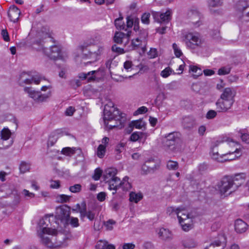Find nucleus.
<instances>
[{
    "label": "nucleus",
    "instance_id": "3c124183",
    "mask_svg": "<svg viewBox=\"0 0 249 249\" xmlns=\"http://www.w3.org/2000/svg\"><path fill=\"white\" fill-rule=\"evenodd\" d=\"M167 167L169 170H176L178 168V164L177 161L169 160L167 163Z\"/></svg>",
    "mask_w": 249,
    "mask_h": 249
},
{
    "label": "nucleus",
    "instance_id": "f8f14e48",
    "mask_svg": "<svg viewBox=\"0 0 249 249\" xmlns=\"http://www.w3.org/2000/svg\"><path fill=\"white\" fill-rule=\"evenodd\" d=\"M234 100L218 99L216 103V109L218 112H226L232 106Z\"/></svg>",
    "mask_w": 249,
    "mask_h": 249
},
{
    "label": "nucleus",
    "instance_id": "2eb2a0df",
    "mask_svg": "<svg viewBox=\"0 0 249 249\" xmlns=\"http://www.w3.org/2000/svg\"><path fill=\"white\" fill-rule=\"evenodd\" d=\"M24 89L25 91L29 93L31 98L38 102H42L46 101L49 97L47 95L41 94L40 91H36L34 90H32L31 88L28 87L25 88Z\"/></svg>",
    "mask_w": 249,
    "mask_h": 249
},
{
    "label": "nucleus",
    "instance_id": "a211bd4d",
    "mask_svg": "<svg viewBox=\"0 0 249 249\" xmlns=\"http://www.w3.org/2000/svg\"><path fill=\"white\" fill-rule=\"evenodd\" d=\"M182 124L184 128L190 130L196 124V119L192 116H185L182 118Z\"/></svg>",
    "mask_w": 249,
    "mask_h": 249
},
{
    "label": "nucleus",
    "instance_id": "4be33fe9",
    "mask_svg": "<svg viewBox=\"0 0 249 249\" xmlns=\"http://www.w3.org/2000/svg\"><path fill=\"white\" fill-rule=\"evenodd\" d=\"M15 188L13 187L4 185L0 187V199L4 198H9L12 194Z\"/></svg>",
    "mask_w": 249,
    "mask_h": 249
},
{
    "label": "nucleus",
    "instance_id": "4468645a",
    "mask_svg": "<svg viewBox=\"0 0 249 249\" xmlns=\"http://www.w3.org/2000/svg\"><path fill=\"white\" fill-rule=\"evenodd\" d=\"M153 16L155 20L158 22H168L171 19V11L167 10L165 13L154 12Z\"/></svg>",
    "mask_w": 249,
    "mask_h": 249
},
{
    "label": "nucleus",
    "instance_id": "5fc2aeb1",
    "mask_svg": "<svg viewBox=\"0 0 249 249\" xmlns=\"http://www.w3.org/2000/svg\"><path fill=\"white\" fill-rule=\"evenodd\" d=\"M231 70L230 67H223L218 71V74L219 75H226L230 73Z\"/></svg>",
    "mask_w": 249,
    "mask_h": 249
},
{
    "label": "nucleus",
    "instance_id": "58836bf2",
    "mask_svg": "<svg viewBox=\"0 0 249 249\" xmlns=\"http://www.w3.org/2000/svg\"><path fill=\"white\" fill-rule=\"evenodd\" d=\"M58 138V133L56 131L53 132L50 135L48 144V145L53 146L56 142Z\"/></svg>",
    "mask_w": 249,
    "mask_h": 249
},
{
    "label": "nucleus",
    "instance_id": "e433bc0d",
    "mask_svg": "<svg viewBox=\"0 0 249 249\" xmlns=\"http://www.w3.org/2000/svg\"><path fill=\"white\" fill-rule=\"evenodd\" d=\"M143 196L142 193H136L135 192H131L129 194V200L131 202L138 203L142 198Z\"/></svg>",
    "mask_w": 249,
    "mask_h": 249
},
{
    "label": "nucleus",
    "instance_id": "bb28decb",
    "mask_svg": "<svg viewBox=\"0 0 249 249\" xmlns=\"http://www.w3.org/2000/svg\"><path fill=\"white\" fill-rule=\"evenodd\" d=\"M120 179L119 178H113L112 179L107 180V182L108 183V189L110 190L115 191V192L112 193L113 195L116 194V191L120 188Z\"/></svg>",
    "mask_w": 249,
    "mask_h": 249
},
{
    "label": "nucleus",
    "instance_id": "7c9ffc66",
    "mask_svg": "<svg viewBox=\"0 0 249 249\" xmlns=\"http://www.w3.org/2000/svg\"><path fill=\"white\" fill-rule=\"evenodd\" d=\"M227 155L228 154H224L222 156H219L218 152L217 151H214V149H212L211 150V155L212 158L218 162H223L226 161H229L232 159H234L235 158L231 159H229L228 158L223 159V157H226Z\"/></svg>",
    "mask_w": 249,
    "mask_h": 249
},
{
    "label": "nucleus",
    "instance_id": "dca6fc26",
    "mask_svg": "<svg viewBox=\"0 0 249 249\" xmlns=\"http://www.w3.org/2000/svg\"><path fill=\"white\" fill-rule=\"evenodd\" d=\"M188 16L191 22L197 27L200 25V15L196 9H191L188 13Z\"/></svg>",
    "mask_w": 249,
    "mask_h": 249
},
{
    "label": "nucleus",
    "instance_id": "8fccbe9b",
    "mask_svg": "<svg viewBox=\"0 0 249 249\" xmlns=\"http://www.w3.org/2000/svg\"><path fill=\"white\" fill-rule=\"evenodd\" d=\"M125 144L124 143H121L117 145L115 148V151L117 152L116 158L118 160H120L121 156L119 154L121 153L123 150H124Z\"/></svg>",
    "mask_w": 249,
    "mask_h": 249
},
{
    "label": "nucleus",
    "instance_id": "9b49d317",
    "mask_svg": "<svg viewBox=\"0 0 249 249\" xmlns=\"http://www.w3.org/2000/svg\"><path fill=\"white\" fill-rule=\"evenodd\" d=\"M70 207L67 205H62L56 208L55 216L61 220L67 219L70 217Z\"/></svg>",
    "mask_w": 249,
    "mask_h": 249
},
{
    "label": "nucleus",
    "instance_id": "a878e982",
    "mask_svg": "<svg viewBox=\"0 0 249 249\" xmlns=\"http://www.w3.org/2000/svg\"><path fill=\"white\" fill-rule=\"evenodd\" d=\"M26 75V73L25 72H22L20 75L19 78V81L20 83H25L27 84H31L32 81H34V82L36 84H38L40 81L41 78L37 76H33L32 78H24L25 76Z\"/></svg>",
    "mask_w": 249,
    "mask_h": 249
},
{
    "label": "nucleus",
    "instance_id": "ea45409f",
    "mask_svg": "<svg viewBox=\"0 0 249 249\" xmlns=\"http://www.w3.org/2000/svg\"><path fill=\"white\" fill-rule=\"evenodd\" d=\"M223 3V0H208V5L210 8L221 6Z\"/></svg>",
    "mask_w": 249,
    "mask_h": 249
},
{
    "label": "nucleus",
    "instance_id": "4c0bfd02",
    "mask_svg": "<svg viewBox=\"0 0 249 249\" xmlns=\"http://www.w3.org/2000/svg\"><path fill=\"white\" fill-rule=\"evenodd\" d=\"M125 38V34L121 32H116L113 37V41L117 44H122L123 39Z\"/></svg>",
    "mask_w": 249,
    "mask_h": 249
},
{
    "label": "nucleus",
    "instance_id": "c756f323",
    "mask_svg": "<svg viewBox=\"0 0 249 249\" xmlns=\"http://www.w3.org/2000/svg\"><path fill=\"white\" fill-rule=\"evenodd\" d=\"M158 234L159 237L163 240H169L172 238V234L171 231L169 230L163 228L160 229Z\"/></svg>",
    "mask_w": 249,
    "mask_h": 249
},
{
    "label": "nucleus",
    "instance_id": "774afa93",
    "mask_svg": "<svg viewBox=\"0 0 249 249\" xmlns=\"http://www.w3.org/2000/svg\"><path fill=\"white\" fill-rule=\"evenodd\" d=\"M216 111L213 110H210L207 112L206 118L208 119H212L214 118L216 116Z\"/></svg>",
    "mask_w": 249,
    "mask_h": 249
},
{
    "label": "nucleus",
    "instance_id": "13d9d810",
    "mask_svg": "<svg viewBox=\"0 0 249 249\" xmlns=\"http://www.w3.org/2000/svg\"><path fill=\"white\" fill-rule=\"evenodd\" d=\"M107 244V241L100 240L97 243L95 248L96 249H105Z\"/></svg>",
    "mask_w": 249,
    "mask_h": 249
},
{
    "label": "nucleus",
    "instance_id": "72a5a7b5",
    "mask_svg": "<svg viewBox=\"0 0 249 249\" xmlns=\"http://www.w3.org/2000/svg\"><path fill=\"white\" fill-rule=\"evenodd\" d=\"M234 96L231 89L230 88H227L224 89L223 92L220 96V98L226 100H234Z\"/></svg>",
    "mask_w": 249,
    "mask_h": 249
},
{
    "label": "nucleus",
    "instance_id": "69168bd1",
    "mask_svg": "<svg viewBox=\"0 0 249 249\" xmlns=\"http://www.w3.org/2000/svg\"><path fill=\"white\" fill-rule=\"evenodd\" d=\"M60 186V182L59 180H51L50 187L53 189H58Z\"/></svg>",
    "mask_w": 249,
    "mask_h": 249
},
{
    "label": "nucleus",
    "instance_id": "ddd939ff",
    "mask_svg": "<svg viewBox=\"0 0 249 249\" xmlns=\"http://www.w3.org/2000/svg\"><path fill=\"white\" fill-rule=\"evenodd\" d=\"M10 200L6 202L5 206L10 207L12 208H16L20 202V194L17 190L15 189L13 192L9 197Z\"/></svg>",
    "mask_w": 249,
    "mask_h": 249
},
{
    "label": "nucleus",
    "instance_id": "20e7f679",
    "mask_svg": "<svg viewBox=\"0 0 249 249\" xmlns=\"http://www.w3.org/2000/svg\"><path fill=\"white\" fill-rule=\"evenodd\" d=\"M75 207L76 209H73L72 210L76 211L80 213V218L81 220L84 221L85 217H87L90 221H93L95 219V213L91 210L87 211L85 201H83L80 204H77Z\"/></svg>",
    "mask_w": 249,
    "mask_h": 249
},
{
    "label": "nucleus",
    "instance_id": "423d86ee",
    "mask_svg": "<svg viewBox=\"0 0 249 249\" xmlns=\"http://www.w3.org/2000/svg\"><path fill=\"white\" fill-rule=\"evenodd\" d=\"M237 11L242 13L239 17L242 22H249V0H239L235 5Z\"/></svg>",
    "mask_w": 249,
    "mask_h": 249
},
{
    "label": "nucleus",
    "instance_id": "9d476101",
    "mask_svg": "<svg viewBox=\"0 0 249 249\" xmlns=\"http://www.w3.org/2000/svg\"><path fill=\"white\" fill-rule=\"evenodd\" d=\"M41 45L44 52L50 59L56 60L62 58L61 49L59 46L53 45L51 46L50 49H47L42 45Z\"/></svg>",
    "mask_w": 249,
    "mask_h": 249
},
{
    "label": "nucleus",
    "instance_id": "393cba45",
    "mask_svg": "<svg viewBox=\"0 0 249 249\" xmlns=\"http://www.w3.org/2000/svg\"><path fill=\"white\" fill-rule=\"evenodd\" d=\"M245 179L246 175L245 173L237 174L233 177H232V180L234 182V185L235 186L236 190L245 182Z\"/></svg>",
    "mask_w": 249,
    "mask_h": 249
},
{
    "label": "nucleus",
    "instance_id": "7ed1b4c3",
    "mask_svg": "<svg viewBox=\"0 0 249 249\" xmlns=\"http://www.w3.org/2000/svg\"><path fill=\"white\" fill-rule=\"evenodd\" d=\"M40 239V242L46 247L50 249H58L65 247L67 245L64 243V238L63 241L60 239L63 235L62 234L56 233H43L37 235Z\"/></svg>",
    "mask_w": 249,
    "mask_h": 249
},
{
    "label": "nucleus",
    "instance_id": "473e14b6",
    "mask_svg": "<svg viewBox=\"0 0 249 249\" xmlns=\"http://www.w3.org/2000/svg\"><path fill=\"white\" fill-rule=\"evenodd\" d=\"M145 123L142 121V119H139L135 121H131L129 124V127L130 128V132L133 130V127L137 129H141L144 127Z\"/></svg>",
    "mask_w": 249,
    "mask_h": 249
},
{
    "label": "nucleus",
    "instance_id": "cd10ccee",
    "mask_svg": "<svg viewBox=\"0 0 249 249\" xmlns=\"http://www.w3.org/2000/svg\"><path fill=\"white\" fill-rule=\"evenodd\" d=\"M248 226L247 224L241 219H237L235 222V230L237 232H245L247 230Z\"/></svg>",
    "mask_w": 249,
    "mask_h": 249
},
{
    "label": "nucleus",
    "instance_id": "0eeeda50",
    "mask_svg": "<svg viewBox=\"0 0 249 249\" xmlns=\"http://www.w3.org/2000/svg\"><path fill=\"white\" fill-rule=\"evenodd\" d=\"M183 41L187 48L195 49L201 44V39L198 34L189 33L184 36Z\"/></svg>",
    "mask_w": 249,
    "mask_h": 249
},
{
    "label": "nucleus",
    "instance_id": "a19ab883",
    "mask_svg": "<svg viewBox=\"0 0 249 249\" xmlns=\"http://www.w3.org/2000/svg\"><path fill=\"white\" fill-rule=\"evenodd\" d=\"M123 18L122 17H120L114 21L115 26L118 30H125V25L123 21Z\"/></svg>",
    "mask_w": 249,
    "mask_h": 249
},
{
    "label": "nucleus",
    "instance_id": "052dcab7",
    "mask_svg": "<svg viewBox=\"0 0 249 249\" xmlns=\"http://www.w3.org/2000/svg\"><path fill=\"white\" fill-rule=\"evenodd\" d=\"M150 168V167H149L148 165V164L146 163V162H145V163L143 164L142 167V174L146 175L148 174L152 173Z\"/></svg>",
    "mask_w": 249,
    "mask_h": 249
},
{
    "label": "nucleus",
    "instance_id": "2f4dec72",
    "mask_svg": "<svg viewBox=\"0 0 249 249\" xmlns=\"http://www.w3.org/2000/svg\"><path fill=\"white\" fill-rule=\"evenodd\" d=\"M117 172V169L113 168L107 169L105 171V173L104 175V180L107 182V180L112 179L113 178H117L115 177Z\"/></svg>",
    "mask_w": 249,
    "mask_h": 249
},
{
    "label": "nucleus",
    "instance_id": "aec40b11",
    "mask_svg": "<svg viewBox=\"0 0 249 249\" xmlns=\"http://www.w3.org/2000/svg\"><path fill=\"white\" fill-rule=\"evenodd\" d=\"M20 13L19 9L16 6L13 5L10 7L8 15L11 21L16 22L18 19Z\"/></svg>",
    "mask_w": 249,
    "mask_h": 249
},
{
    "label": "nucleus",
    "instance_id": "338daca9",
    "mask_svg": "<svg viewBox=\"0 0 249 249\" xmlns=\"http://www.w3.org/2000/svg\"><path fill=\"white\" fill-rule=\"evenodd\" d=\"M134 17L128 16L126 18V26L127 28H131L133 26Z\"/></svg>",
    "mask_w": 249,
    "mask_h": 249
},
{
    "label": "nucleus",
    "instance_id": "c85d7f7f",
    "mask_svg": "<svg viewBox=\"0 0 249 249\" xmlns=\"http://www.w3.org/2000/svg\"><path fill=\"white\" fill-rule=\"evenodd\" d=\"M181 244L185 248H195L197 246V242L193 238L186 237L181 241Z\"/></svg>",
    "mask_w": 249,
    "mask_h": 249
},
{
    "label": "nucleus",
    "instance_id": "f257e3e1",
    "mask_svg": "<svg viewBox=\"0 0 249 249\" xmlns=\"http://www.w3.org/2000/svg\"><path fill=\"white\" fill-rule=\"evenodd\" d=\"M125 114L120 113L119 110L114 107L112 103H109L105 106L104 110V120L105 125L109 129L119 127L123 124L122 119Z\"/></svg>",
    "mask_w": 249,
    "mask_h": 249
},
{
    "label": "nucleus",
    "instance_id": "f3484780",
    "mask_svg": "<svg viewBox=\"0 0 249 249\" xmlns=\"http://www.w3.org/2000/svg\"><path fill=\"white\" fill-rule=\"evenodd\" d=\"M143 41L139 37L131 40V43H128V40H127L124 43L125 47H126V51L130 52L133 50L137 49L139 47L142 45Z\"/></svg>",
    "mask_w": 249,
    "mask_h": 249
},
{
    "label": "nucleus",
    "instance_id": "0e129e2a",
    "mask_svg": "<svg viewBox=\"0 0 249 249\" xmlns=\"http://www.w3.org/2000/svg\"><path fill=\"white\" fill-rule=\"evenodd\" d=\"M102 173V171L99 169H96L94 171V174L93 176V178L95 180H98L100 179Z\"/></svg>",
    "mask_w": 249,
    "mask_h": 249
},
{
    "label": "nucleus",
    "instance_id": "37998d69",
    "mask_svg": "<svg viewBox=\"0 0 249 249\" xmlns=\"http://www.w3.org/2000/svg\"><path fill=\"white\" fill-rule=\"evenodd\" d=\"M148 165L150 167V170L154 173L159 167V164L154 160H149L146 161Z\"/></svg>",
    "mask_w": 249,
    "mask_h": 249
},
{
    "label": "nucleus",
    "instance_id": "09e8293b",
    "mask_svg": "<svg viewBox=\"0 0 249 249\" xmlns=\"http://www.w3.org/2000/svg\"><path fill=\"white\" fill-rule=\"evenodd\" d=\"M30 168V165L25 162L21 161L19 166V170L21 173H25L28 171Z\"/></svg>",
    "mask_w": 249,
    "mask_h": 249
},
{
    "label": "nucleus",
    "instance_id": "b1692460",
    "mask_svg": "<svg viewBox=\"0 0 249 249\" xmlns=\"http://www.w3.org/2000/svg\"><path fill=\"white\" fill-rule=\"evenodd\" d=\"M104 51V47L103 46H99L97 51H89L88 53L90 54V58L92 59L90 61H88L87 63H91L92 61H96L98 57L103 53Z\"/></svg>",
    "mask_w": 249,
    "mask_h": 249
},
{
    "label": "nucleus",
    "instance_id": "f03ea898",
    "mask_svg": "<svg viewBox=\"0 0 249 249\" xmlns=\"http://www.w3.org/2000/svg\"><path fill=\"white\" fill-rule=\"evenodd\" d=\"M180 134L173 132L165 135L162 139L163 148L167 152H176L180 149Z\"/></svg>",
    "mask_w": 249,
    "mask_h": 249
},
{
    "label": "nucleus",
    "instance_id": "6ab92c4d",
    "mask_svg": "<svg viewBox=\"0 0 249 249\" xmlns=\"http://www.w3.org/2000/svg\"><path fill=\"white\" fill-rule=\"evenodd\" d=\"M226 246V238L221 236L220 239L215 240L205 249H224Z\"/></svg>",
    "mask_w": 249,
    "mask_h": 249
},
{
    "label": "nucleus",
    "instance_id": "f704fd0d",
    "mask_svg": "<svg viewBox=\"0 0 249 249\" xmlns=\"http://www.w3.org/2000/svg\"><path fill=\"white\" fill-rule=\"evenodd\" d=\"M89 45V44L88 43L84 42L79 46V49L82 53V54L84 58H89L92 60V59L90 58L89 53H88L89 50H87V48Z\"/></svg>",
    "mask_w": 249,
    "mask_h": 249
},
{
    "label": "nucleus",
    "instance_id": "1a4fd4ad",
    "mask_svg": "<svg viewBox=\"0 0 249 249\" xmlns=\"http://www.w3.org/2000/svg\"><path fill=\"white\" fill-rule=\"evenodd\" d=\"M11 131L8 128H3L0 133V149H6L13 143V141L7 142L11 137Z\"/></svg>",
    "mask_w": 249,
    "mask_h": 249
},
{
    "label": "nucleus",
    "instance_id": "49530a36",
    "mask_svg": "<svg viewBox=\"0 0 249 249\" xmlns=\"http://www.w3.org/2000/svg\"><path fill=\"white\" fill-rule=\"evenodd\" d=\"M172 72H173L174 74L175 73L170 67H167L161 71L160 75L163 78H167L170 75Z\"/></svg>",
    "mask_w": 249,
    "mask_h": 249
},
{
    "label": "nucleus",
    "instance_id": "6e6d98bb",
    "mask_svg": "<svg viewBox=\"0 0 249 249\" xmlns=\"http://www.w3.org/2000/svg\"><path fill=\"white\" fill-rule=\"evenodd\" d=\"M69 190L73 193H78L81 190V185L80 184H76L73 186H70Z\"/></svg>",
    "mask_w": 249,
    "mask_h": 249
},
{
    "label": "nucleus",
    "instance_id": "de8ad7c7",
    "mask_svg": "<svg viewBox=\"0 0 249 249\" xmlns=\"http://www.w3.org/2000/svg\"><path fill=\"white\" fill-rule=\"evenodd\" d=\"M71 196L65 195H60L56 197V201L59 203L69 202Z\"/></svg>",
    "mask_w": 249,
    "mask_h": 249
},
{
    "label": "nucleus",
    "instance_id": "39448f33",
    "mask_svg": "<svg viewBox=\"0 0 249 249\" xmlns=\"http://www.w3.org/2000/svg\"><path fill=\"white\" fill-rule=\"evenodd\" d=\"M232 177L225 176L221 179L218 185L220 193L225 194L229 192V194L236 190L235 186L233 184Z\"/></svg>",
    "mask_w": 249,
    "mask_h": 249
},
{
    "label": "nucleus",
    "instance_id": "c9c22d12",
    "mask_svg": "<svg viewBox=\"0 0 249 249\" xmlns=\"http://www.w3.org/2000/svg\"><path fill=\"white\" fill-rule=\"evenodd\" d=\"M128 177H125L123 179L119 182L120 188H122L123 191H127L131 188V184L128 182Z\"/></svg>",
    "mask_w": 249,
    "mask_h": 249
},
{
    "label": "nucleus",
    "instance_id": "bf43d9fd",
    "mask_svg": "<svg viewBox=\"0 0 249 249\" xmlns=\"http://www.w3.org/2000/svg\"><path fill=\"white\" fill-rule=\"evenodd\" d=\"M104 224L107 229V230L111 231L113 229V225L116 224V222L112 219H109L107 222H105Z\"/></svg>",
    "mask_w": 249,
    "mask_h": 249
},
{
    "label": "nucleus",
    "instance_id": "603ef678",
    "mask_svg": "<svg viewBox=\"0 0 249 249\" xmlns=\"http://www.w3.org/2000/svg\"><path fill=\"white\" fill-rule=\"evenodd\" d=\"M150 14L149 13H143L141 17V21L142 23L148 25L150 23Z\"/></svg>",
    "mask_w": 249,
    "mask_h": 249
},
{
    "label": "nucleus",
    "instance_id": "5701e85b",
    "mask_svg": "<svg viewBox=\"0 0 249 249\" xmlns=\"http://www.w3.org/2000/svg\"><path fill=\"white\" fill-rule=\"evenodd\" d=\"M99 72V71H92L88 72V73L82 72L78 74V77L82 80L87 79L88 82H91L95 80L97 74Z\"/></svg>",
    "mask_w": 249,
    "mask_h": 249
},
{
    "label": "nucleus",
    "instance_id": "4d7b16f0",
    "mask_svg": "<svg viewBox=\"0 0 249 249\" xmlns=\"http://www.w3.org/2000/svg\"><path fill=\"white\" fill-rule=\"evenodd\" d=\"M142 134V132H135L131 135L130 140L132 142H136L140 138L141 135Z\"/></svg>",
    "mask_w": 249,
    "mask_h": 249
},
{
    "label": "nucleus",
    "instance_id": "a18cd8bd",
    "mask_svg": "<svg viewBox=\"0 0 249 249\" xmlns=\"http://www.w3.org/2000/svg\"><path fill=\"white\" fill-rule=\"evenodd\" d=\"M106 146L103 144H100L97 150V156L100 158H102L105 154L106 152Z\"/></svg>",
    "mask_w": 249,
    "mask_h": 249
},
{
    "label": "nucleus",
    "instance_id": "79ce46f5",
    "mask_svg": "<svg viewBox=\"0 0 249 249\" xmlns=\"http://www.w3.org/2000/svg\"><path fill=\"white\" fill-rule=\"evenodd\" d=\"M76 150H79V152H80V149H77L75 147H65L62 149L61 152L64 155L68 156H71L75 153Z\"/></svg>",
    "mask_w": 249,
    "mask_h": 249
},
{
    "label": "nucleus",
    "instance_id": "412c9836",
    "mask_svg": "<svg viewBox=\"0 0 249 249\" xmlns=\"http://www.w3.org/2000/svg\"><path fill=\"white\" fill-rule=\"evenodd\" d=\"M176 211L177 217L180 224H182V222H183L184 220L192 218V216L188 213L183 212L184 209L182 207H178L176 209Z\"/></svg>",
    "mask_w": 249,
    "mask_h": 249
},
{
    "label": "nucleus",
    "instance_id": "6e6552de",
    "mask_svg": "<svg viewBox=\"0 0 249 249\" xmlns=\"http://www.w3.org/2000/svg\"><path fill=\"white\" fill-rule=\"evenodd\" d=\"M49 222L48 217H44L40 219L36 227L37 234H42L43 233H56L57 231L55 229H53L48 227Z\"/></svg>",
    "mask_w": 249,
    "mask_h": 249
},
{
    "label": "nucleus",
    "instance_id": "864d4df0",
    "mask_svg": "<svg viewBox=\"0 0 249 249\" xmlns=\"http://www.w3.org/2000/svg\"><path fill=\"white\" fill-rule=\"evenodd\" d=\"M111 50L113 52H115L118 54H123L126 52H127L126 51V47H125V50H124L123 48L118 47L115 44L112 45L111 47Z\"/></svg>",
    "mask_w": 249,
    "mask_h": 249
},
{
    "label": "nucleus",
    "instance_id": "680f3d73",
    "mask_svg": "<svg viewBox=\"0 0 249 249\" xmlns=\"http://www.w3.org/2000/svg\"><path fill=\"white\" fill-rule=\"evenodd\" d=\"M173 48L174 49V53L176 57H179L182 54L181 51L179 49L178 45L176 43H173Z\"/></svg>",
    "mask_w": 249,
    "mask_h": 249
},
{
    "label": "nucleus",
    "instance_id": "e2e57ef3",
    "mask_svg": "<svg viewBox=\"0 0 249 249\" xmlns=\"http://www.w3.org/2000/svg\"><path fill=\"white\" fill-rule=\"evenodd\" d=\"M70 219V224L73 227H77L79 226V220L76 217H69Z\"/></svg>",
    "mask_w": 249,
    "mask_h": 249
},
{
    "label": "nucleus",
    "instance_id": "c03bdc74",
    "mask_svg": "<svg viewBox=\"0 0 249 249\" xmlns=\"http://www.w3.org/2000/svg\"><path fill=\"white\" fill-rule=\"evenodd\" d=\"M138 36L139 38L141 39L143 41V42H145L146 41V39L148 36V33L147 30L142 29H139V31H138Z\"/></svg>",
    "mask_w": 249,
    "mask_h": 249
}]
</instances>
